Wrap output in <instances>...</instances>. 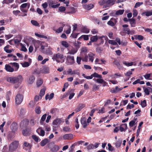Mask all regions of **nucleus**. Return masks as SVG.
<instances>
[{"label": "nucleus", "mask_w": 152, "mask_h": 152, "mask_svg": "<svg viewBox=\"0 0 152 152\" xmlns=\"http://www.w3.org/2000/svg\"><path fill=\"white\" fill-rule=\"evenodd\" d=\"M142 14H144L146 16L148 17L152 15V10L151 11H147L142 13Z\"/></svg>", "instance_id": "31"}, {"label": "nucleus", "mask_w": 152, "mask_h": 152, "mask_svg": "<svg viewBox=\"0 0 152 152\" xmlns=\"http://www.w3.org/2000/svg\"><path fill=\"white\" fill-rule=\"evenodd\" d=\"M82 31L85 33H88L89 32V30L88 29L84 27L82 29Z\"/></svg>", "instance_id": "54"}, {"label": "nucleus", "mask_w": 152, "mask_h": 152, "mask_svg": "<svg viewBox=\"0 0 152 152\" xmlns=\"http://www.w3.org/2000/svg\"><path fill=\"white\" fill-rule=\"evenodd\" d=\"M99 36H92L90 39V40L93 42H96L98 40Z\"/></svg>", "instance_id": "27"}, {"label": "nucleus", "mask_w": 152, "mask_h": 152, "mask_svg": "<svg viewBox=\"0 0 152 152\" xmlns=\"http://www.w3.org/2000/svg\"><path fill=\"white\" fill-rule=\"evenodd\" d=\"M85 106V104H79L77 107L76 109V111L77 112L80 111Z\"/></svg>", "instance_id": "20"}, {"label": "nucleus", "mask_w": 152, "mask_h": 152, "mask_svg": "<svg viewBox=\"0 0 152 152\" xmlns=\"http://www.w3.org/2000/svg\"><path fill=\"white\" fill-rule=\"evenodd\" d=\"M83 7L85 9L88 10H89L93 8L94 5L92 4H85L83 5Z\"/></svg>", "instance_id": "14"}, {"label": "nucleus", "mask_w": 152, "mask_h": 152, "mask_svg": "<svg viewBox=\"0 0 152 152\" xmlns=\"http://www.w3.org/2000/svg\"><path fill=\"white\" fill-rule=\"evenodd\" d=\"M23 80V78L21 75L9 77L7 79V82L14 84V87L15 88H17L19 87L21 84Z\"/></svg>", "instance_id": "1"}, {"label": "nucleus", "mask_w": 152, "mask_h": 152, "mask_svg": "<svg viewBox=\"0 0 152 152\" xmlns=\"http://www.w3.org/2000/svg\"><path fill=\"white\" fill-rule=\"evenodd\" d=\"M134 105L133 104H129L126 107V109H131L134 108Z\"/></svg>", "instance_id": "63"}, {"label": "nucleus", "mask_w": 152, "mask_h": 152, "mask_svg": "<svg viewBox=\"0 0 152 152\" xmlns=\"http://www.w3.org/2000/svg\"><path fill=\"white\" fill-rule=\"evenodd\" d=\"M128 102L127 100H122L121 102L120 105H125Z\"/></svg>", "instance_id": "58"}, {"label": "nucleus", "mask_w": 152, "mask_h": 152, "mask_svg": "<svg viewBox=\"0 0 152 152\" xmlns=\"http://www.w3.org/2000/svg\"><path fill=\"white\" fill-rule=\"evenodd\" d=\"M32 137L35 142H38L39 140L38 137L35 135H33L32 136Z\"/></svg>", "instance_id": "49"}, {"label": "nucleus", "mask_w": 152, "mask_h": 152, "mask_svg": "<svg viewBox=\"0 0 152 152\" xmlns=\"http://www.w3.org/2000/svg\"><path fill=\"white\" fill-rule=\"evenodd\" d=\"M94 56L95 54H94L92 53H90L88 54V55L86 54L84 58H83L82 61L85 62H87L88 58L89 61L92 62L94 61Z\"/></svg>", "instance_id": "5"}, {"label": "nucleus", "mask_w": 152, "mask_h": 152, "mask_svg": "<svg viewBox=\"0 0 152 152\" xmlns=\"http://www.w3.org/2000/svg\"><path fill=\"white\" fill-rule=\"evenodd\" d=\"M29 123L31 126H34L36 123V121L34 118H32L30 120Z\"/></svg>", "instance_id": "42"}, {"label": "nucleus", "mask_w": 152, "mask_h": 152, "mask_svg": "<svg viewBox=\"0 0 152 152\" xmlns=\"http://www.w3.org/2000/svg\"><path fill=\"white\" fill-rule=\"evenodd\" d=\"M66 62L69 65H72L75 63L74 57V56L68 55L66 57Z\"/></svg>", "instance_id": "6"}, {"label": "nucleus", "mask_w": 152, "mask_h": 152, "mask_svg": "<svg viewBox=\"0 0 152 152\" xmlns=\"http://www.w3.org/2000/svg\"><path fill=\"white\" fill-rule=\"evenodd\" d=\"M105 37V36H102L101 37H99V36L98 39H100V43H99L98 44V45H101L102 44H103L104 42V40L103 39V38H104Z\"/></svg>", "instance_id": "37"}, {"label": "nucleus", "mask_w": 152, "mask_h": 152, "mask_svg": "<svg viewBox=\"0 0 152 152\" xmlns=\"http://www.w3.org/2000/svg\"><path fill=\"white\" fill-rule=\"evenodd\" d=\"M144 91L146 95H149V94L150 91L148 90L147 88H145L144 89Z\"/></svg>", "instance_id": "64"}, {"label": "nucleus", "mask_w": 152, "mask_h": 152, "mask_svg": "<svg viewBox=\"0 0 152 152\" xmlns=\"http://www.w3.org/2000/svg\"><path fill=\"white\" fill-rule=\"evenodd\" d=\"M52 59L53 60H55L58 63L60 62L63 63L64 61L63 55L59 53L54 54L52 58Z\"/></svg>", "instance_id": "3"}, {"label": "nucleus", "mask_w": 152, "mask_h": 152, "mask_svg": "<svg viewBox=\"0 0 152 152\" xmlns=\"http://www.w3.org/2000/svg\"><path fill=\"white\" fill-rule=\"evenodd\" d=\"M143 4L142 2H138L136 3L135 5L134 6V8H137V7H139L142 4Z\"/></svg>", "instance_id": "56"}, {"label": "nucleus", "mask_w": 152, "mask_h": 152, "mask_svg": "<svg viewBox=\"0 0 152 152\" xmlns=\"http://www.w3.org/2000/svg\"><path fill=\"white\" fill-rule=\"evenodd\" d=\"M81 123L82 124L84 128H86L88 124H87L86 119L85 118L83 117L81 119Z\"/></svg>", "instance_id": "18"}, {"label": "nucleus", "mask_w": 152, "mask_h": 152, "mask_svg": "<svg viewBox=\"0 0 152 152\" xmlns=\"http://www.w3.org/2000/svg\"><path fill=\"white\" fill-rule=\"evenodd\" d=\"M116 22L117 20L115 18H112L110 20L107 22V24L109 25H110L111 26H113L116 24Z\"/></svg>", "instance_id": "9"}, {"label": "nucleus", "mask_w": 152, "mask_h": 152, "mask_svg": "<svg viewBox=\"0 0 152 152\" xmlns=\"http://www.w3.org/2000/svg\"><path fill=\"white\" fill-rule=\"evenodd\" d=\"M43 80L42 79H39L37 80L36 83L37 86V87H39L42 84Z\"/></svg>", "instance_id": "32"}, {"label": "nucleus", "mask_w": 152, "mask_h": 152, "mask_svg": "<svg viewBox=\"0 0 152 152\" xmlns=\"http://www.w3.org/2000/svg\"><path fill=\"white\" fill-rule=\"evenodd\" d=\"M140 105L142 107H144L147 106L146 101L145 100H144L142 101L140 103Z\"/></svg>", "instance_id": "43"}, {"label": "nucleus", "mask_w": 152, "mask_h": 152, "mask_svg": "<svg viewBox=\"0 0 152 152\" xmlns=\"http://www.w3.org/2000/svg\"><path fill=\"white\" fill-rule=\"evenodd\" d=\"M70 130V128L69 126H66L64 127L63 128V130L65 132H69Z\"/></svg>", "instance_id": "60"}, {"label": "nucleus", "mask_w": 152, "mask_h": 152, "mask_svg": "<svg viewBox=\"0 0 152 152\" xmlns=\"http://www.w3.org/2000/svg\"><path fill=\"white\" fill-rule=\"evenodd\" d=\"M35 77L33 75H31L29 76L28 79L27 80V82L30 84H32L35 80Z\"/></svg>", "instance_id": "15"}, {"label": "nucleus", "mask_w": 152, "mask_h": 152, "mask_svg": "<svg viewBox=\"0 0 152 152\" xmlns=\"http://www.w3.org/2000/svg\"><path fill=\"white\" fill-rule=\"evenodd\" d=\"M127 128L126 124H124L121 125L120 127V130L121 132H123L125 130V129H127Z\"/></svg>", "instance_id": "21"}, {"label": "nucleus", "mask_w": 152, "mask_h": 152, "mask_svg": "<svg viewBox=\"0 0 152 152\" xmlns=\"http://www.w3.org/2000/svg\"><path fill=\"white\" fill-rule=\"evenodd\" d=\"M19 143L18 141H15L12 142L9 146V150L10 152L15 151L18 148Z\"/></svg>", "instance_id": "4"}, {"label": "nucleus", "mask_w": 152, "mask_h": 152, "mask_svg": "<svg viewBox=\"0 0 152 152\" xmlns=\"http://www.w3.org/2000/svg\"><path fill=\"white\" fill-rule=\"evenodd\" d=\"M81 37H83L85 40H87L89 39V36L88 35H83L81 36Z\"/></svg>", "instance_id": "57"}, {"label": "nucleus", "mask_w": 152, "mask_h": 152, "mask_svg": "<svg viewBox=\"0 0 152 152\" xmlns=\"http://www.w3.org/2000/svg\"><path fill=\"white\" fill-rule=\"evenodd\" d=\"M113 64H115L118 68H119L120 66V64L119 62L117 60H115L113 62Z\"/></svg>", "instance_id": "48"}, {"label": "nucleus", "mask_w": 152, "mask_h": 152, "mask_svg": "<svg viewBox=\"0 0 152 152\" xmlns=\"http://www.w3.org/2000/svg\"><path fill=\"white\" fill-rule=\"evenodd\" d=\"M48 139L45 138L42 140L40 143V145L42 146H45L48 142Z\"/></svg>", "instance_id": "26"}, {"label": "nucleus", "mask_w": 152, "mask_h": 152, "mask_svg": "<svg viewBox=\"0 0 152 152\" xmlns=\"http://www.w3.org/2000/svg\"><path fill=\"white\" fill-rule=\"evenodd\" d=\"M123 63L124 64L128 66H132L133 64V62H132L127 63L126 61H124L123 62Z\"/></svg>", "instance_id": "35"}, {"label": "nucleus", "mask_w": 152, "mask_h": 152, "mask_svg": "<svg viewBox=\"0 0 152 152\" xmlns=\"http://www.w3.org/2000/svg\"><path fill=\"white\" fill-rule=\"evenodd\" d=\"M45 89L42 88L41 89L39 93V96H40V99H41L42 97L45 94Z\"/></svg>", "instance_id": "33"}, {"label": "nucleus", "mask_w": 152, "mask_h": 152, "mask_svg": "<svg viewBox=\"0 0 152 152\" xmlns=\"http://www.w3.org/2000/svg\"><path fill=\"white\" fill-rule=\"evenodd\" d=\"M137 118H135L134 120H132L130 121L129 123V126L130 127H132L134 125L135 122L137 120Z\"/></svg>", "instance_id": "41"}, {"label": "nucleus", "mask_w": 152, "mask_h": 152, "mask_svg": "<svg viewBox=\"0 0 152 152\" xmlns=\"http://www.w3.org/2000/svg\"><path fill=\"white\" fill-rule=\"evenodd\" d=\"M8 64H6L5 66V69L6 70L9 72H13L14 71V68L11 66L10 65Z\"/></svg>", "instance_id": "10"}, {"label": "nucleus", "mask_w": 152, "mask_h": 152, "mask_svg": "<svg viewBox=\"0 0 152 152\" xmlns=\"http://www.w3.org/2000/svg\"><path fill=\"white\" fill-rule=\"evenodd\" d=\"M23 148L26 149L25 147H28V148L30 149L31 147L30 144L26 142H25L23 145Z\"/></svg>", "instance_id": "29"}, {"label": "nucleus", "mask_w": 152, "mask_h": 152, "mask_svg": "<svg viewBox=\"0 0 152 152\" xmlns=\"http://www.w3.org/2000/svg\"><path fill=\"white\" fill-rule=\"evenodd\" d=\"M129 21L130 22V24L131 25V27H134L135 26V20L134 18H132L129 19Z\"/></svg>", "instance_id": "25"}, {"label": "nucleus", "mask_w": 152, "mask_h": 152, "mask_svg": "<svg viewBox=\"0 0 152 152\" xmlns=\"http://www.w3.org/2000/svg\"><path fill=\"white\" fill-rule=\"evenodd\" d=\"M42 52L45 54L49 56H52L53 52L49 48H47L45 50L42 51Z\"/></svg>", "instance_id": "17"}, {"label": "nucleus", "mask_w": 152, "mask_h": 152, "mask_svg": "<svg viewBox=\"0 0 152 152\" xmlns=\"http://www.w3.org/2000/svg\"><path fill=\"white\" fill-rule=\"evenodd\" d=\"M31 129L30 127H26L25 129L22 130V133L24 136L29 135L31 132Z\"/></svg>", "instance_id": "8"}, {"label": "nucleus", "mask_w": 152, "mask_h": 152, "mask_svg": "<svg viewBox=\"0 0 152 152\" xmlns=\"http://www.w3.org/2000/svg\"><path fill=\"white\" fill-rule=\"evenodd\" d=\"M40 70L41 73H48L49 72V70L48 67L46 66L42 67L40 68Z\"/></svg>", "instance_id": "16"}, {"label": "nucleus", "mask_w": 152, "mask_h": 152, "mask_svg": "<svg viewBox=\"0 0 152 152\" xmlns=\"http://www.w3.org/2000/svg\"><path fill=\"white\" fill-rule=\"evenodd\" d=\"M61 45L66 48H67L69 47V44L66 41H63L61 42Z\"/></svg>", "instance_id": "39"}, {"label": "nucleus", "mask_w": 152, "mask_h": 152, "mask_svg": "<svg viewBox=\"0 0 152 152\" xmlns=\"http://www.w3.org/2000/svg\"><path fill=\"white\" fill-rule=\"evenodd\" d=\"M82 60V58L80 57H77L76 58V62L77 64L79 65L81 64V61Z\"/></svg>", "instance_id": "51"}, {"label": "nucleus", "mask_w": 152, "mask_h": 152, "mask_svg": "<svg viewBox=\"0 0 152 152\" xmlns=\"http://www.w3.org/2000/svg\"><path fill=\"white\" fill-rule=\"evenodd\" d=\"M13 41H14L15 44L18 45L20 42L21 40L20 39H16L14 40L13 39Z\"/></svg>", "instance_id": "61"}, {"label": "nucleus", "mask_w": 152, "mask_h": 152, "mask_svg": "<svg viewBox=\"0 0 152 152\" xmlns=\"http://www.w3.org/2000/svg\"><path fill=\"white\" fill-rule=\"evenodd\" d=\"M77 50L76 48H72L71 50H69L68 53L70 54L73 55L77 52Z\"/></svg>", "instance_id": "28"}, {"label": "nucleus", "mask_w": 152, "mask_h": 152, "mask_svg": "<svg viewBox=\"0 0 152 152\" xmlns=\"http://www.w3.org/2000/svg\"><path fill=\"white\" fill-rule=\"evenodd\" d=\"M70 9L71 10L69 12V13H75L77 11L76 9L73 7H70Z\"/></svg>", "instance_id": "40"}, {"label": "nucleus", "mask_w": 152, "mask_h": 152, "mask_svg": "<svg viewBox=\"0 0 152 152\" xmlns=\"http://www.w3.org/2000/svg\"><path fill=\"white\" fill-rule=\"evenodd\" d=\"M62 120L61 118H57L53 121V124L54 125H57L60 124Z\"/></svg>", "instance_id": "19"}, {"label": "nucleus", "mask_w": 152, "mask_h": 152, "mask_svg": "<svg viewBox=\"0 0 152 152\" xmlns=\"http://www.w3.org/2000/svg\"><path fill=\"white\" fill-rule=\"evenodd\" d=\"M9 64L13 66L14 67V71H18L19 68V65L18 63L16 62H11L9 63Z\"/></svg>", "instance_id": "12"}, {"label": "nucleus", "mask_w": 152, "mask_h": 152, "mask_svg": "<svg viewBox=\"0 0 152 152\" xmlns=\"http://www.w3.org/2000/svg\"><path fill=\"white\" fill-rule=\"evenodd\" d=\"M31 22L32 24L34 26H39V23L36 21L34 20H31Z\"/></svg>", "instance_id": "36"}, {"label": "nucleus", "mask_w": 152, "mask_h": 152, "mask_svg": "<svg viewBox=\"0 0 152 152\" xmlns=\"http://www.w3.org/2000/svg\"><path fill=\"white\" fill-rule=\"evenodd\" d=\"M135 38L136 39H138L140 41H141L143 40V37L141 35H136Z\"/></svg>", "instance_id": "45"}, {"label": "nucleus", "mask_w": 152, "mask_h": 152, "mask_svg": "<svg viewBox=\"0 0 152 152\" xmlns=\"http://www.w3.org/2000/svg\"><path fill=\"white\" fill-rule=\"evenodd\" d=\"M116 0H101L99 2L100 5H103V8L109 7L114 4Z\"/></svg>", "instance_id": "2"}, {"label": "nucleus", "mask_w": 152, "mask_h": 152, "mask_svg": "<svg viewBox=\"0 0 152 152\" xmlns=\"http://www.w3.org/2000/svg\"><path fill=\"white\" fill-rule=\"evenodd\" d=\"M23 99V96L20 94H17L15 98V102L17 104H20L22 102Z\"/></svg>", "instance_id": "7"}, {"label": "nucleus", "mask_w": 152, "mask_h": 152, "mask_svg": "<svg viewBox=\"0 0 152 152\" xmlns=\"http://www.w3.org/2000/svg\"><path fill=\"white\" fill-rule=\"evenodd\" d=\"M117 88H118V86H116L115 88H112L110 90V92L113 93H117Z\"/></svg>", "instance_id": "44"}, {"label": "nucleus", "mask_w": 152, "mask_h": 152, "mask_svg": "<svg viewBox=\"0 0 152 152\" xmlns=\"http://www.w3.org/2000/svg\"><path fill=\"white\" fill-rule=\"evenodd\" d=\"M66 26L68 27V29L66 31V33L67 34H69L70 33L71 27L69 25H66Z\"/></svg>", "instance_id": "50"}, {"label": "nucleus", "mask_w": 152, "mask_h": 152, "mask_svg": "<svg viewBox=\"0 0 152 152\" xmlns=\"http://www.w3.org/2000/svg\"><path fill=\"white\" fill-rule=\"evenodd\" d=\"M124 12V10H120L117 11L116 12V15H121L123 14Z\"/></svg>", "instance_id": "38"}, {"label": "nucleus", "mask_w": 152, "mask_h": 152, "mask_svg": "<svg viewBox=\"0 0 152 152\" xmlns=\"http://www.w3.org/2000/svg\"><path fill=\"white\" fill-rule=\"evenodd\" d=\"M47 116V114H45L42 116L40 120V123L41 125H42L44 124V122L45 119L46 118V117Z\"/></svg>", "instance_id": "24"}, {"label": "nucleus", "mask_w": 152, "mask_h": 152, "mask_svg": "<svg viewBox=\"0 0 152 152\" xmlns=\"http://www.w3.org/2000/svg\"><path fill=\"white\" fill-rule=\"evenodd\" d=\"M103 50V48L102 47H98L96 48V51L98 53H101Z\"/></svg>", "instance_id": "55"}, {"label": "nucleus", "mask_w": 152, "mask_h": 152, "mask_svg": "<svg viewBox=\"0 0 152 152\" xmlns=\"http://www.w3.org/2000/svg\"><path fill=\"white\" fill-rule=\"evenodd\" d=\"M121 141H117L115 143V146L117 148L119 147L121 145Z\"/></svg>", "instance_id": "53"}, {"label": "nucleus", "mask_w": 152, "mask_h": 152, "mask_svg": "<svg viewBox=\"0 0 152 152\" xmlns=\"http://www.w3.org/2000/svg\"><path fill=\"white\" fill-rule=\"evenodd\" d=\"M58 111V109L56 108H54L52 109L50 111V113L52 114H54L55 113L56 111Z\"/></svg>", "instance_id": "62"}, {"label": "nucleus", "mask_w": 152, "mask_h": 152, "mask_svg": "<svg viewBox=\"0 0 152 152\" xmlns=\"http://www.w3.org/2000/svg\"><path fill=\"white\" fill-rule=\"evenodd\" d=\"M151 75V74H146L144 75V77L146 79L150 80Z\"/></svg>", "instance_id": "59"}, {"label": "nucleus", "mask_w": 152, "mask_h": 152, "mask_svg": "<svg viewBox=\"0 0 152 152\" xmlns=\"http://www.w3.org/2000/svg\"><path fill=\"white\" fill-rule=\"evenodd\" d=\"M123 31H124L126 34L128 35H132L134 33V30H130L129 28H124Z\"/></svg>", "instance_id": "11"}, {"label": "nucleus", "mask_w": 152, "mask_h": 152, "mask_svg": "<svg viewBox=\"0 0 152 152\" xmlns=\"http://www.w3.org/2000/svg\"><path fill=\"white\" fill-rule=\"evenodd\" d=\"M22 65L23 66V67H27L30 64L28 62H24L22 63Z\"/></svg>", "instance_id": "47"}, {"label": "nucleus", "mask_w": 152, "mask_h": 152, "mask_svg": "<svg viewBox=\"0 0 152 152\" xmlns=\"http://www.w3.org/2000/svg\"><path fill=\"white\" fill-rule=\"evenodd\" d=\"M108 42L109 44L113 45H117V42L114 40H109Z\"/></svg>", "instance_id": "46"}, {"label": "nucleus", "mask_w": 152, "mask_h": 152, "mask_svg": "<svg viewBox=\"0 0 152 152\" xmlns=\"http://www.w3.org/2000/svg\"><path fill=\"white\" fill-rule=\"evenodd\" d=\"M58 10L60 12H63L66 10V8L64 7L61 6L59 7Z\"/></svg>", "instance_id": "52"}, {"label": "nucleus", "mask_w": 152, "mask_h": 152, "mask_svg": "<svg viewBox=\"0 0 152 152\" xmlns=\"http://www.w3.org/2000/svg\"><path fill=\"white\" fill-rule=\"evenodd\" d=\"M59 147L57 145H55L50 149V151L52 152H56L59 149Z\"/></svg>", "instance_id": "23"}, {"label": "nucleus", "mask_w": 152, "mask_h": 152, "mask_svg": "<svg viewBox=\"0 0 152 152\" xmlns=\"http://www.w3.org/2000/svg\"><path fill=\"white\" fill-rule=\"evenodd\" d=\"M35 111L37 114H40L41 113V108L39 106L36 107L35 109Z\"/></svg>", "instance_id": "34"}, {"label": "nucleus", "mask_w": 152, "mask_h": 152, "mask_svg": "<svg viewBox=\"0 0 152 152\" xmlns=\"http://www.w3.org/2000/svg\"><path fill=\"white\" fill-rule=\"evenodd\" d=\"M65 26V24H64L63 23L62 24V26L59 28L57 30H54V31H56V32L57 33H60L62 32L63 30V28Z\"/></svg>", "instance_id": "22"}, {"label": "nucleus", "mask_w": 152, "mask_h": 152, "mask_svg": "<svg viewBox=\"0 0 152 152\" xmlns=\"http://www.w3.org/2000/svg\"><path fill=\"white\" fill-rule=\"evenodd\" d=\"M63 138L64 140H71L73 138V136L71 134H65L63 135Z\"/></svg>", "instance_id": "13"}, {"label": "nucleus", "mask_w": 152, "mask_h": 152, "mask_svg": "<svg viewBox=\"0 0 152 152\" xmlns=\"http://www.w3.org/2000/svg\"><path fill=\"white\" fill-rule=\"evenodd\" d=\"M53 2H50L49 4V5L51 7L53 8H56L58 7L60 5V4H58L56 5H53Z\"/></svg>", "instance_id": "30"}]
</instances>
